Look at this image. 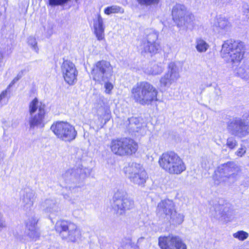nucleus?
Listing matches in <instances>:
<instances>
[{"label":"nucleus","mask_w":249,"mask_h":249,"mask_svg":"<svg viewBox=\"0 0 249 249\" xmlns=\"http://www.w3.org/2000/svg\"><path fill=\"white\" fill-rule=\"evenodd\" d=\"M91 170L90 168L84 167L82 165L76 168L69 169L62 174L59 179L60 186L70 192H62L64 199L73 203V201L70 198V193H75L77 189L84 184L86 178L89 177Z\"/></svg>","instance_id":"f257e3e1"},{"label":"nucleus","mask_w":249,"mask_h":249,"mask_svg":"<svg viewBox=\"0 0 249 249\" xmlns=\"http://www.w3.org/2000/svg\"><path fill=\"white\" fill-rule=\"evenodd\" d=\"M131 93L135 102L142 105H149L158 100L157 89L147 82L137 83L132 88Z\"/></svg>","instance_id":"f03ea898"},{"label":"nucleus","mask_w":249,"mask_h":249,"mask_svg":"<svg viewBox=\"0 0 249 249\" xmlns=\"http://www.w3.org/2000/svg\"><path fill=\"white\" fill-rule=\"evenodd\" d=\"M244 54V43L232 39L227 40L223 43L221 55L228 63L235 65L240 62Z\"/></svg>","instance_id":"7ed1b4c3"},{"label":"nucleus","mask_w":249,"mask_h":249,"mask_svg":"<svg viewBox=\"0 0 249 249\" xmlns=\"http://www.w3.org/2000/svg\"><path fill=\"white\" fill-rule=\"evenodd\" d=\"M241 175L240 166L234 162H228L218 167L214 177L215 184L221 182L231 184L234 183Z\"/></svg>","instance_id":"20e7f679"},{"label":"nucleus","mask_w":249,"mask_h":249,"mask_svg":"<svg viewBox=\"0 0 249 249\" xmlns=\"http://www.w3.org/2000/svg\"><path fill=\"white\" fill-rule=\"evenodd\" d=\"M159 162L160 166L170 174L179 175L186 170L184 163L174 152L163 153Z\"/></svg>","instance_id":"39448f33"},{"label":"nucleus","mask_w":249,"mask_h":249,"mask_svg":"<svg viewBox=\"0 0 249 249\" xmlns=\"http://www.w3.org/2000/svg\"><path fill=\"white\" fill-rule=\"evenodd\" d=\"M29 117L28 122L30 129L36 127L44 126L46 114L45 104L39 102L37 98H34L29 104Z\"/></svg>","instance_id":"423d86ee"},{"label":"nucleus","mask_w":249,"mask_h":249,"mask_svg":"<svg viewBox=\"0 0 249 249\" xmlns=\"http://www.w3.org/2000/svg\"><path fill=\"white\" fill-rule=\"evenodd\" d=\"M29 117L28 122L30 129L36 127L44 126L46 114L45 104L39 102L37 98H34L29 104Z\"/></svg>","instance_id":"0eeeda50"},{"label":"nucleus","mask_w":249,"mask_h":249,"mask_svg":"<svg viewBox=\"0 0 249 249\" xmlns=\"http://www.w3.org/2000/svg\"><path fill=\"white\" fill-rule=\"evenodd\" d=\"M227 130L232 135L244 138L249 134V111L242 117H234L227 123Z\"/></svg>","instance_id":"6e6552de"},{"label":"nucleus","mask_w":249,"mask_h":249,"mask_svg":"<svg viewBox=\"0 0 249 249\" xmlns=\"http://www.w3.org/2000/svg\"><path fill=\"white\" fill-rule=\"evenodd\" d=\"M110 147L114 154L121 156L131 155L138 149L137 142L129 138L112 140Z\"/></svg>","instance_id":"1a4fd4ad"},{"label":"nucleus","mask_w":249,"mask_h":249,"mask_svg":"<svg viewBox=\"0 0 249 249\" xmlns=\"http://www.w3.org/2000/svg\"><path fill=\"white\" fill-rule=\"evenodd\" d=\"M50 129L58 139L64 142H70L74 140L77 136V131L74 127L66 122H54Z\"/></svg>","instance_id":"9d476101"},{"label":"nucleus","mask_w":249,"mask_h":249,"mask_svg":"<svg viewBox=\"0 0 249 249\" xmlns=\"http://www.w3.org/2000/svg\"><path fill=\"white\" fill-rule=\"evenodd\" d=\"M55 229L63 239L69 241L74 242L80 235V231L76 225L70 221L61 220L57 221Z\"/></svg>","instance_id":"9b49d317"},{"label":"nucleus","mask_w":249,"mask_h":249,"mask_svg":"<svg viewBox=\"0 0 249 249\" xmlns=\"http://www.w3.org/2000/svg\"><path fill=\"white\" fill-rule=\"evenodd\" d=\"M113 68L109 62L106 60L99 61L93 66L91 75L93 80L102 83L103 81L109 80L113 75Z\"/></svg>","instance_id":"f8f14e48"},{"label":"nucleus","mask_w":249,"mask_h":249,"mask_svg":"<svg viewBox=\"0 0 249 249\" xmlns=\"http://www.w3.org/2000/svg\"><path fill=\"white\" fill-rule=\"evenodd\" d=\"M124 170L130 181L139 186H143L148 178L147 174L142 166L136 162L129 163Z\"/></svg>","instance_id":"ddd939ff"},{"label":"nucleus","mask_w":249,"mask_h":249,"mask_svg":"<svg viewBox=\"0 0 249 249\" xmlns=\"http://www.w3.org/2000/svg\"><path fill=\"white\" fill-rule=\"evenodd\" d=\"M112 206L117 214L122 215L133 208L134 202L127 197L125 192L118 190L114 194Z\"/></svg>","instance_id":"4468645a"},{"label":"nucleus","mask_w":249,"mask_h":249,"mask_svg":"<svg viewBox=\"0 0 249 249\" xmlns=\"http://www.w3.org/2000/svg\"><path fill=\"white\" fill-rule=\"evenodd\" d=\"M145 34V36L141 45L142 53H149L151 55L157 53L160 48L159 44L156 41L158 37L157 32L152 29H147Z\"/></svg>","instance_id":"2eb2a0df"},{"label":"nucleus","mask_w":249,"mask_h":249,"mask_svg":"<svg viewBox=\"0 0 249 249\" xmlns=\"http://www.w3.org/2000/svg\"><path fill=\"white\" fill-rule=\"evenodd\" d=\"M173 19L178 26H187L194 18L192 14L186 15V9L184 5L177 4L172 9Z\"/></svg>","instance_id":"dca6fc26"},{"label":"nucleus","mask_w":249,"mask_h":249,"mask_svg":"<svg viewBox=\"0 0 249 249\" xmlns=\"http://www.w3.org/2000/svg\"><path fill=\"white\" fill-rule=\"evenodd\" d=\"M159 245L161 249H187L186 245L177 236L160 237Z\"/></svg>","instance_id":"f3484780"},{"label":"nucleus","mask_w":249,"mask_h":249,"mask_svg":"<svg viewBox=\"0 0 249 249\" xmlns=\"http://www.w3.org/2000/svg\"><path fill=\"white\" fill-rule=\"evenodd\" d=\"M179 67L174 62H171L168 67V72L160 80L161 87H165L176 82L180 77Z\"/></svg>","instance_id":"a211bd4d"},{"label":"nucleus","mask_w":249,"mask_h":249,"mask_svg":"<svg viewBox=\"0 0 249 249\" xmlns=\"http://www.w3.org/2000/svg\"><path fill=\"white\" fill-rule=\"evenodd\" d=\"M61 71L65 81L69 85L76 81L78 71L75 65L70 60H64L61 65Z\"/></svg>","instance_id":"6ab92c4d"},{"label":"nucleus","mask_w":249,"mask_h":249,"mask_svg":"<svg viewBox=\"0 0 249 249\" xmlns=\"http://www.w3.org/2000/svg\"><path fill=\"white\" fill-rule=\"evenodd\" d=\"M37 221V218L35 216L28 218L26 223V238L22 237L20 239V241L26 243L29 241L36 240L39 236L36 227Z\"/></svg>","instance_id":"aec40b11"},{"label":"nucleus","mask_w":249,"mask_h":249,"mask_svg":"<svg viewBox=\"0 0 249 249\" xmlns=\"http://www.w3.org/2000/svg\"><path fill=\"white\" fill-rule=\"evenodd\" d=\"M175 210V205L173 201L170 199H165L158 204L157 213L160 216L166 218Z\"/></svg>","instance_id":"412c9836"},{"label":"nucleus","mask_w":249,"mask_h":249,"mask_svg":"<svg viewBox=\"0 0 249 249\" xmlns=\"http://www.w3.org/2000/svg\"><path fill=\"white\" fill-rule=\"evenodd\" d=\"M40 207L45 213L54 215L60 211L56 200L53 198H47L42 201L40 203Z\"/></svg>","instance_id":"4be33fe9"},{"label":"nucleus","mask_w":249,"mask_h":249,"mask_svg":"<svg viewBox=\"0 0 249 249\" xmlns=\"http://www.w3.org/2000/svg\"><path fill=\"white\" fill-rule=\"evenodd\" d=\"M35 200V192L30 188H25L23 191L22 198V207L25 211H30Z\"/></svg>","instance_id":"5701e85b"},{"label":"nucleus","mask_w":249,"mask_h":249,"mask_svg":"<svg viewBox=\"0 0 249 249\" xmlns=\"http://www.w3.org/2000/svg\"><path fill=\"white\" fill-rule=\"evenodd\" d=\"M94 33L99 41L105 38V26L103 19L100 14L97 15L96 19L93 20Z\"/></svg>","instance_id":"b1692460"},{"label":"nucleus","mask_w":249,"mask_h":249,"mask_svg":"<svg viewBox=\"0 0 249 249\" xmlns=\"http://www.w3.org/2000/svg\"><path fill=\"white\" fill-rule=\"evenodd\" d=\"M214 25L215 27L217 28V30L219 32L221 30L228 32L230 30L231 26V23L228 19L222 15L219 16L217 18V21L215 22Z\"/></svg>","instance_id":"393cba45"},{"label":"nucleus","mask_w":249,"mask_h":249,"mask_svg":"<svg viewBox=\"0 0 249 249\" xmlns=\"http://www.w3.org/2000/svg\"><path fill=\"white\" fill-rule=\"evenodd\" d=\"M184 215L181 213H177L176 209L173 213L169 214L166 219L169 220L170 224L174 225H178L181 224L184 221Z\"/></svg>","instance_id":"a878e982"},{"label":"nucleus","mask_w":249,"mask_h":249,"mask_svg":"<svg viewBox=\"0 0 249 249\" xmlns=\"http://www.w3.org/2000/svg\"><path fill=\"white\" fill-rule=\"evenodd\" d=\"M164 68L161 63L151 64L145 70V72L148 74L158 75L163 71Z\"/></svg>","instance_id":"bb28decb"},{"label":"nucleus","mask_w":249,"mask_h":249,"mask_svg":"<svg viewBox=\"0 0 249 249\" xmlns=\"http://www.w3.org/2000/svg\"><path fill=\"white\" fill-rule=\"evenodd\" d=\"M125 125L130 131L133 132L137 131L141 126L139 119L133 117L128 119L125 122Z\"/></svg>","instance_id":"cd10ccee"},{"label":"nucleus","mask_w":249,"mask_h":249,"mask_svg":"<svg viewBox=\"0 0 249 249\" xmlns=\"http://www.w3.org/2000/svg\"><path fill=\"white\" fill-rule=\"evenodd\" d=\"M237 75L245 80H249V64H244L236 70Z\"/></svg>","instance_id":"c85d7f7f"},{"label":"nucleus","mask_w":249,"mask_h":249,"mask_svg":"<svg viewBox=\"0 0 249 249\" xmlns=\"http://www.w3.org/2000/svg\"><path fill=\"white\" fill-rule=\"evenodd\" d=\"M209 47V44L201 38H196V48L199 53H204Z\"/></svg>","instance_id":"c756f323"},{"label":"nucleus","mask_w":249,"mask_h":249,"mask_svg":"<svg viewBox=\"0 0 249 249\" xmlns=\"http://www.w3.org/2000/svg\"><path fill=\"white\" fill-rule=\"evenodd\" d=\"M124 12L123 9L117 5L108 6L104 9V13L108 15L111 14L123 13Z\"/></svg>","instance_id":"7c9ffc66"},{"label":"nucleus","mask_w":249,"mask_h":249,"mask_svg":"<svg viewBox=\"0 0 249 249\" xmlns=\"http://www.w3.org/2000/svg\"><path fill=\"white\" fill-rule=\"evenodd\" d=\"M121 246L124 249H128L129 246L132 249H139V245L132 243L129 239H123L121 243Z\"/></svg>","instance_id":"2f4dec72"},{"label":"nucleus","mask_w":249,"mask_h":249,"mask_svg":"<svg viewBox=\"0 0 249 249\" xmlns=\"http://www.w3.org/2000/svg\"><path fill=\"white\" fill-rule=\"evenodd\" d=\"M223 201V199H221L218 201H215L213 202V207L214 210L215 211L216 213H218L219 214H222L223 212V205L222 204Z\"/></svg>","instance_id":"473e14b6"},{"label":"nucleus","mask_w":249,"mask_h":249,"mask_svg":"<svg viewBox=\"0 0 249 249\" xmlns=\"http://www.w3.org/2000/svg\"><path fill=\"white\" fill-rule=\"evenodd\" d=\"M71 0H48L49 5L52 7L57 6H63L66 5Z\"/></svg>","instance_id":"72a5a7b5"},{"label":"nucleus","mask_w":249,"mask_h":249,"mask_svg":"<svg viewBox=\"0 0 249 249\" xmlns=\"http://www.w3.org/2000/svg\"><path fill=\"white\" fill-rule=\"evenodd\" d=\"M234 238L238 239L240 241H244L246 239L248 236L249 234L248 232L244 231H239L233 234Z\"/></svg>","instance_id":"f704fd0d"},{"label":"nucleus","mask_w":249,"mask_h":249,"mask_svg":"<svg viewBox=\"0 0 249 249\" xmlns=\"http://www.w3.org/2000/svg\"><path fill=\"white\" fill-rule=\"evenodd\" d=\"M160 0H137V1L141 5L150 6L157 4Z\"/></svg>","instance_id":"c9c22d12"},{"label":"nucleus","mask_w":249,"mask_h":249,"mask_svg":"<svg viewBox=\"0 0 249 249\" xmlns=\"http://www.w3.org/2000/svg\"><path fill=\"white\" fill-rule=\"evenodd\" d=\"M226 145L230 149H233L237 146V142L234 137H229L227 139Z\"/></svg>","instance_id":"e433bc0d"},{"label":"nucleus","mask_w":249,"mask_h":249,"mask_svg":"<svg viewBox=\"0 0 249 249\" xmlns=\"http://www.w3.org/2000/svg\"><path fill=\"white\" fill-rule=\"evenodd\" d=\"M212 166V162L207 158H203L201 161V166L205 170L211 168Z\"/></svg>","instance_id":"4c0bfd02"},{"label":"nucleus","mask_w":249,"mask_h":249,"mask_svg":"<svg viewBox=\"0 0 249 249\" xmlns=\"http://www.w3.org/2000/svg\"><path fill=\"white\" fill-rule=\"evenodd\" d=\"M28 43L33 49L36 52H37L38 48L37 47V42L36 39L33 36H30L28 38Z\"/></svg>","instance_id":"58836bf2"},{"label":"nucleus","mask_w":249,"mask_h":249,"mask_svg":"<svg viewBox=\"0 0 249 249\" xmlns=\"http://www.w3.org/2000/svg\"><path fill=\"white\" fill-rule=\"evenodd\" d=\"M102 83H105L104 87L106 89L105 92L106 93L109 94L111 91V90L113 88V84L109 82V80H107L106 81H103Z\"/></svg>","instance_id":"ea45409f"},{"label":"nucleus","mask_w":249,"mask_h":249,"mask_svg":"<svg viewBox=\"0 0 249 249\" xmlns=\"http://www.w3.org/2000/svg\"><path fill=\"white\" fill-rule=\"evenodd\" d=\"M246 152V147L245 145H241L240 147L236 152V154L238 157H242Z\"/></svg>","instance_id":"a19ab883"},{"label":"nucleus","mask_w":249,"mask_h":249,"mask_svg":"<svg viewBox=\"0 0 249 249\" xmlns=\"http://www.w3.org/2000/svg\"><path fill=\"white\" fill-rule=\"evenodd\" d=\"M232 0H213V2L218 6H223L231 2Z\"/></svg>","instance_id":"79ce46f5"},{"label":"nucleus","mask_w":249,"mask_h":249,"mask_svg":"<svg viewBox=\"0 0 249 249\" xmlns=\"http://www.w3.org/2000/svg\"><path fill=\"white\" fill-rule=\"evenodd\" d=\"M243 13L248 19H249V5L247 3L243 5Z\"/></svg>","instance_id":"37998d69"},{"label":"nucleus","mask_w":249,"mask_h":249,"mask_svg":"<svg viewBox=\"0 0 249 249\" xmlns=\"http://www.w3.org/2000/svg\"><path fill=\"white\" fill-rule=\"evenodd\" d=\"M211 86V84H210V85H208V84H201L200 87H199V90H200V92L199 93H201L204 90V89H205V88L206 87H210Z\"/></svg>","instance_id":"c03bdc74"},{"label":"nucleus","mask_w":249,"mask_h":249,"mask_svg":"<svg viewBox=\"0 0 249 249\" xmlns=\"http://www.w3.org/2000/svg\"><path fill=\"white\" fill-rule=\"evenodd\" d=\"M6 227L5 221L0 217V231Z\"/></svg>","instance_id":"a18cd8bd"},{"label":"nucleus","mask_w":249,"mask_h":249,"mask_svg":"<svg viewBox=\"0 0 249 249\" xmlns=\"http://www.w3.org/2000/svg\"><path fill=\"white\" fill-rule=\"evenodd\" d=\"M7 91L6 90L3 91L0 94V102L2 100L5 98L7 95Z\"/></svg>","instance_id":"49530a36"},{"label":"nucleus","mask_w":249,"mask_h":249,"mask_svg":"<svg viewBox=\"0 0 249 249\" xmlns=\"http://www.w3.org/2000/svg\"><path fill=\"white\" fill-rule=\"evenodd\" d=\"M3 55L2 53L0 52V70L2 67L3 64Z\"/></svg>","instance_id":"de8ad7c7"},{"label":"nucleus","mask_w":249,"mask_h":249,"mask_svg":"<svg viewBox=\"0 0 249 249\" xmlns=\"http://www.w3.org/2000/svg\"><path fill=\"white\" fill-rule=\"evenodd\" d=\"M18 78L17 77H15L13 80L11 82V83H10V84L9 85V86H12V85H13L15 83H16L18 81Z\"/></svg>","instance_id":"09e8293b"},{"label":"nucleus","mask_w":249,"mask_h":249,"mask_svg":"<svg viewBox=\"0 0 249 249\" xmlns=\"http://www.w3.org/2000/svg\"><path fill=\"white\" fill-rule=\"evenodd\" d=\"M144 237H141L139 238L138 239V240H137V244L138 245H139V244H140L141 243H142V242L143 241V240H144Z\"/></svg>","instance_id":"8fccbe9b"},{"label":"nucleus","mask_w":249,"mask_h":249,"mask_svg":"<svg viewBox=\"0 0 249 249\" xmlns=\"http://www.w3.org/2000/svg\"><path fill=\"white\" fill-rule=\"evenodd\" d=\"M23 73V71H21L20 72H19L18 73V74L17 75L16 77L18 78V80L20 79L22 77V76Z\"/></svg>","instance_id":"3c124183"},{"label":"nucleus","mask_w":249,"mask_h":249,"mask_svg":"<svg viewBox=\"0 0 249 249\" xmlns=\"http://www.w3.org/2000/svg\"><path fill=\"white\" fill-rule=\"evenodd\" d=\"M4 159V155L2 153H0V164L3 161Z\"/></svg>","instance_id":"603ef678"},{"label":"nucleus","mask_w":249,"mask_h":249,"mask_svg":"<svg viewBox=\"0 0 249 249\" xmlns=\"http://www.w3.org/2000/svg\"><path fill=\"white\" fill-rule=\"evenodd\" d=\"M77 0H76V1H77Z\"/></svg>","instance_id":"864d4df0"}]
</instances>
